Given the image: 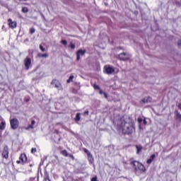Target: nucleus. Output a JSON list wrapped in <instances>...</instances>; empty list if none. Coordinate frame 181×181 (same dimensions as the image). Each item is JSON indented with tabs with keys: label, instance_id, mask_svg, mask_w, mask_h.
<instances>
[{
	"label": "nucleus",
	"instance_id": "2",
	"mask_svg": "<svg viewBox=\"0 0 181 181\" xmlns=\"http://www.w3.org/2000/svg\"><path fill=\"white\" fill-rule=\"evenodd\" d=\"M11 129H18L19 128V120L16 118L10 119Z\"/></svg>",
	"mask_w": 181,
	"mask_h": 181
},
{
	"label": "nucleus",
	"instance_id": "33",
	"mask_svg": "<svg viewBox=\"0 0 181 181\" xmlns=\"http://www.w3.org/2000/svg\"><path fill=\"white\" fill-rule=\"evenodd\" d=\"M84 152H85V153H87V155L90 153L86 148H85Z\"/></svg>",
	"mask_w": 181,
	"mask_h": 181
},
{
	"label": "nucleus",
	"instance_id": "12",
	"mask_svg": "<svg viewBox=\"0 0 181 181\" xmlns=\"http://www.w3.org/2000/svg\"><path fill=\"white\" fill-rule=\"evenodd\" d=\"M141 101H142V103H144V104H145L146 103H151V101H152V98L146 97Z\"/></svg>",
	"mask_w": 181,
	"mask_h": 181
},
{
	"label": "nucleus",
	"instance_id": "20",
	"mask_svg": "<svg viewBox=\"0 0 181 181\" xmlns=\"http://www.w3.org/2000/svg\"><path fill=\"white\" fill-rule=\"evenodd\" d=\"M38 57H49V55L47 54H42V53H39L37 54Z\"/></svg>",
	"mask_w": 181,
	"mask_h": 181
},
{
	"label": "nucleus",
	"instance_id": "16",
	"mask_svg": "<svg viewBox=\"0 0 181 181\" xmlns=\"http://www.w3.org/2000/svg\"><path fill=\"white\" fill-rule=\"evenodd\" d=\"M156 156L155 154L151 155L150 158L147 160V163L148 165H150V163H152V161L153 160V159H155Z\"/></svg>",
	"mask_w": 181,
	"mask_h": 181
},
{
	"label": "nucleus",
	"instance_id": "11",
	"mask_svg": "<svg viewBox=\"0 0 181 181\" xmlns=\"http://www.w3.org/2000/svg\"><path fill=\"white\" fill-rule=\"evenodd\" d=\"M5 128H6V122H5V121H2L0 123V131H4Z\"/></svg>",
	"mask_w": 181,
	"mask_h": 181
},
{
	"label": "nucleus",
	"instance_id": "28",
	"mask_svg": "<svg viewBox=\"0 0 181 181\" xmlns=\"http://www.w3.org/2000/svg\"><path fill=\"white\" fill-rule=\"evenodd\" d=\"M93 88L95 90H100V86L97 84H94Z\"/></svg>",
	"mask_w": 181,
	"mask_h": 181
},
{
	"label": "nucleus",
	"instance_id": "24",
	"mask_svg": "<svg viewBox=\"0 0 181 181\" xmlns=\"http://www.w3.org/2000/svg\"><path fill=\"white\" fill-rule=\"evenodd\" d=\"M61 43H62V45H64V46H67V40H62L61 41Z\"/></svg>",
	"mask_w": 181,
	"mask_h": 181
},
{
	"label": "nucleus",
	"instance_id": "43",
	"mask_svg": "<svg viewBox=\"0 0 181 181\" xmlns=\"http://www.w3.org/2000/svg\"><path fill=\"white\" fill-rule=\"evenodd\" d=\"M20 1H27V0H20Z\"/></svg>",
	"mask_w": 181,
	"mask_h": 181
},
{
	"label": "nucleus",
	"instance_id": "42",
	"mask_svg": "<svg viewBox=\"0 0 181 181\" xmlns=\"http://www.w3.org/2000/svg\"><path fill=\"white\" fill-rule=\"evenodd\" d=\"M0 121H1V122L2 121H4V119L2 118V117H1Z\"/></svg>",
	"mask_w": 181,
	"mask_h": 181
},
{
	"label": "nucleus",
	"instance_id": "31",
	"mask_svg": "<svg viewBox=\"0 0 181 181\" xmlns=\"http://www.w3.org/2000/svg\"><path fill=\"white\" fill-rule=\"evenodd\" d=\"M138 122H139V124H141V122H144V119H142V118H139Z\"/></svg>",
	"mask_w": 181,
	"mask_h": 181
},
{
	"label": "nucleus",
	"instance_id": "25",
	"mask_svg": "<svg viewBox=\"0 0 181 181\" xmlns=\"http://www.w3.org/2000/svg\"><path fill=\"white\" fill-rule=\"evenodd\" d=\"M35 32H36V30H35V28H32L30 29V33L31 35H33V33H35Z\"/></svg>",
	"mask_w": 181,
	"mask_h": 181
},
{
	"label": "nucleus",
	"instance_id": "18",
	"mask_svg": "<svg viewBox=\"0 0 181 181\" xmlns=\"http://www.w3.org/2000/svg\"><path fill=\"white\" fill-rule=\"evenodd\" d=\"M73 78H74V76L73 75L70 76L69 79H67L66 83H73Z\"/></svg>",
	"mask_w": 181,
	"mask_h": 181
},
{
	"label": "nucleus",
	"instance_id": "3",
	"mask_svg": "<svg viewBox=\"0 0 181 181\" xmlns=\"http://www.w3.org/2000/svg\"><path fill=\"white\" fill-rule=\"evenodd\" d=\"M51 84L52 86H54L55 88H57L58 90H63V86H62V83L56 79L52 80Z\"/></svg>",
	"mask_w": 181,
	"mask_h": 181
},
{
	"label": "nucleus",
	"instance_id": "15",
	"mask_svg": "<svg viewBox=\"0 0 181 181\" xmlns=\"http://www.w3.org/2000/svg\"><path fill=\"white\" fill-rule=\"evenodd\" d=\"M136 148L137 149L136 153L137 155H140L142 152V146L141 145H136Z\"/></svg>",
	"mask_w": 181,
	"mask_h": 181
},
{
	"label": "nucleus",
	"instance_id": "9",
	"mask_svg": "<svg viewBox=\"0 0 181 181\" xmlns=\"http://www.w3.org/2000/svg\"><path fill=\"white\" fill-rule=\"evenodd\" d=\"M20 160H21V163H25V162L28 160V157H26V154H21L20 156Z\"/></svg>",
	"mask_w": 181,
	"mask_h": 181
},
{
	"label": "nucleus",
	"instance_id": "14",
	"mask_svg": "<svg viewBox=\"0 0 181 181\" xmlns=\"http://www.w3.org/2000/svg\"><path fill=\"white\" fill-rule=\"evenodd\" d=\"M138 163H139V162L134 160V161H132L131 162V165H133L134 166V169H135V170H138Z\"/></svg>",
	"mask_w": 181,
	"mask_h": 181
},
{
	"label": "nucleus",
	"instance_id": "35",
	"mask_svg": "<svg viewBox=\"0 0 181 181\" xmlns=\"http://www.w3.org/2000/svg\"><path fill=\"white\" fill-rule=\"evenodd\" d=\"M143 124H144V125H146V124H147L146 119H143Z\"/></svg>",
	"mask_w": 181,
	"mask_h": 181
},
{
	"label": "nucleus",
	"instance_id": "19",
	"mask_svg": "<svg viewBox=\"0 0 181 181\" xmlns=\"http://www.w3.org/2000/svg\"><path fill=\"white\" fill-rule=\"evenodd\" d=\"M175 115H176V118L180 121H181V114L179 112L175 111Z\"/></svg>",
	"mask_w": 181,
	"mask_h": 181
},
{
	"label": "nucleus",
	"instance_id": "17",
	"mask_svg": "<svg viewBox=\"0 0 181 181\" xmlns=\"http://www.w3.org/2000/svg\"><path fill=\"white\" fill-rule=\"evenodd\" d=\"M76 54H78L79 56H84L86 54V50L79 49Z\"/></svg>",
	"mask_w": 181,
	"mask_h": 181
},
{
	"label": "nucleus",
	"instance_id": "21",
	"mask_svg": "<svg viewBox=\"0 0 181 181\" xmlns=\"http://www.w3.org/2000/svg\"><path fill=\"white\" fill-rule=\"evenodd\" d=\"M80 115H81V113H77L76 114V117H75V121H76V122L80 121V119H81Z\"/></svg>",
	"mask_w": 181,
	"mask_h": 181
},
{
	"label": "nucleus",
	"instance_id": "34",
	"mask_svg": "<svg viewBox=\"0 0 181 181\" xmlns=\"http://www.w3.org/2000/svg\"><path fill=\"white\" fill-rule=\"evenodd\" d=\"M103 95H104L105 98H108V95H107V94L105 93V92L103 93Z\"/></svg>",
	"mask_w": 181,
	"mask_h": 181
},
{
	"label": "nucleus",
	"instance_id": "27",
	"mask_svg": "<svg viewBox=\"0 0 181 181\" xmlns=\"http://www.w3.org/2000/svg\"><path fill=\"white\" fill-rule=\"evenodd\" d=\"M40 49L41 52H46V49L43 47V45H40Z\"/></svg>",
	"mask_w": 181,
	"mask_h": 181
},
{
	"label": "nucleus",
	"instance_id": "36",
	"mask_svg": "<svg viewBox=\"0 0 181 181\" xmlns=\"http://www.w3.org/2000/svg\"><path fill=\"white\" fill-rule=\"evenodd\" d=\"M91 181H97V177H94L91 179Z\"/></svg>",
	"mask_w": 181,
	"mask_h": 181
},
{
	"label": "nucleus",
	"instance_id": "38",
	"mask_svg": "<svg viewBox=\"0 0 181 181\" xmlns=\"http://www.w3.org/2000/svg\"><path fill=\"white\" fill-rule=\"evenodd\" d=\"M85 115H88V110L84 112Z\"/></svg>",
	"mask_w": 181,
	"mask_h": 181
},
{
	"label": "nucleus",
	"instance_id": "41",
	"mask_svg": "<svg viewBox=\"0 0 181 181\" xmlns=\"http://www.w3.org/2000/svg\"><path fill=\"white\" fill-rule=\"evenodd\" d=\"M21 160H17L16 163L19 164V163H21Z\"/></svg>",
	"mask_w": 181,
	"mask_h": 181
},
{
	"label": "nucleus",
	"instance_id": "23",
	"mask_svg": "<svg viewBox=\"0 0 181 181\" xmlns=\"http://www.w3.org/2000/svg\"><path fill=\"white\" fill-rule=\"evenodd\" d=\"M69 47H71L72 50H74V49H76V45L73 44V42H71L70 45H69Z\"/></svg>",
	"mask_w": 181,
	"mask_h": 181
},
{
	"label": "nucleus",
	"instance_id": "30",
	"mask_svg": "<svg viewBox=\"0 0 181 181\" xmlns=\"http://www.w3.org/2000/svg\"><path fill=\"white\" fill-rule=\"evenodd\" d=\"M36 152H37L36 148H33L31 149V153H36Z\"/></svg>",
	"mask_w": 181,
	"mask_h": 181
},
{
	"label": "nucleus",
	"instance_id": "32",
	"mask_svg": "<svg viewBox=\"0 0 181 181\" xmlns=\"http://www.w3.org/2000/svg\"><path fill=\"white\" fill-rule=\"evenodd\" d=\"M76 56H77L76 60L77 62H78V60H80V55H78V54H76Z\"/></svg>",
	"mask_w": 181,
	"mask_h": 181
},
{
	"label": "nucleus",
	"instance_id": "1",
	"mask_svg": "<svg viewBox=\"0 0 181 181\" xmlns=\"http://www.w3.org/2000/svg\"><path fill=\"white\" fill-rule=\"evenodd\" d=\"M120 127L122 129L123 134H132L135 130V127L134 126V120L131 117L127 116H123L121 119Z\"/></svg>",
	"mask_w": 181,
	"mask_h": 181
},
{
	"label": "nucleus",
	"instance_id": "7",
	"mask_svg": "<svg viewBox=\"0 0 181 181\" xmlns=\"http://www.w3.org/2000/svg\"><path fill=\"white\" fill-rule=\"evenodd\" d=\"M24 64L25 70H29V67H30V64H32V60L30 58H26L24 61Z\"/></svg>",
	"mask_w": 181,
	"mask_h": 181
},
{
	"label": "nucleus",
	"instance_id": "6",
	"mask_svg": "<svg viewBox=\"0 0 181 181\" xmlns=\"http://www.w3.org/2000/svg\"><path fill=\"white\" fill-rule=\"evenodd\" d=\"M2 156L4 158V159H8L9 158V148H8L7 146H6L4 148V151L2 152Z\"/></svg>",
	"mask_w": 181,
	"mask_h": 181
},
{
	"label": "nucleus",
	"instance_id": "26",
	"mask_svg": "<svg viewBox=\"0 0 181 181\" xmlns=\"http://www.w3.org/2000/svg\"><path fill=\"white\" fill-rule=\"evenodd\" d=\"M88 158H89L90 160H93V155L91 154V153H89L88 154Z\"/></svg>",
	"mask_w": 181,
	"mask_h": 181
},
{
	"label": "nucleus",
	"instance_id": "10",
	"mask_svg": "<svg viewBox=\"0 0 181 181\" xmlns=\"http://www.w3.org/2000/svg\"><path fill=\"white\" fill-rule=\"evenodd\" d=\"M137 165H138V169H139V170H141V172H145L146 169H145V166H144L142 165V163H137Z\"/></svg>",
	"mask_w": 181,
	"mask_h": 181
},
{
	"label": "nucleus",
	"instance_id": "37",
	"mask_svg": "<svg viewBox=\"0 0 181 181\" xmlns=\"http://www.w3.org/2000/svg\"><path fill=\"white\" fill-rule=\"evenodd\" d=\"M105 92L103 91V90H100L99 94H104Z\"/></svg>",
	"mask_w": 181,
	"mask_h": 181
},
{
	"label": "nucleus",
	"instance_id": "39",
	"mask_svg": "<svg viewBox=\"0 0 181 181\" xmlns=\"http://www.w3.org/2000/svg\"><path fill=\"white\" fill-rule=\"evenodd\" d=\"M178 46H181V40H179L177 42Z\"/></svg>",
	"mask_w": 181,
	"mask_h": 181
},
{
	"label": "nucleus",
	"instance_id": "8",
	"mask_svg": "<svg viewBox=\"0 0 181 181\" xmlns=\"http://www.w3.org/2000/svg\"><path fill=\"white\" fill-rule=\"evenodd\" d=\"M8 26L11 28V29H15L17 26L16 21H13L12 19L9 18L8 20Z\"/></svg>",
	"mask_w": 181,
	"mask_h": 181
},
{
	"label": "nucleus",
	"instance_id": "4",
	"mask_svg": "<svg viewBox=\"0 0 181 181\" xmlns=\"http://www.w3.org/2000/svg\"><path fill=\"white\" fill-rule=\"evenodd\" d=\"M104 69L106 74H112V73L115 71V69H114V67L110 65L105 66Z\"/></svg>",
	"mask_w": 181,
	"mask_h": 181
},
{
	"label": "nucleus",
	"instance_id": "29",
	"mask_svg": "<svg viewBox=\"0 0 181 181\" xmlns=\"http://www.w3.org/2000/svg\"><path fill=\"white\" fill-rule=\"evenodd\" d=\"M62 153L64 156H68V153H67V151H66V150L64 151H62Z\"/></svg>",
	"mask_w": 181,
	"mask_h": 181
},
{
	"label": "nucleus",
	"instance_id": "5",
	"mask_svg": "<svg viewBox=\"0 0 181 181\" xmlns=\"http://www.w3.org/2000/svg\"><path fill=\"white\" fill-rule=\"evenodd\" d=\"M119 58L120 59V60H123V61L129 60V59L131 58V55H129V54L123 52L119 54Z\"/></svg>",
	"mask_w": 181,
	"mask_h": 181
},
{
	"label": "nucleus",
	"instance_id": "13",
	"mask_svg": "<svg viewBox=\"0 0 181 181\" xmlns=\"http://www.w3.org/2000/svg\"><path fill=\"white\" fill-rule=\"evenodd\" d=\"M36 124V122L35 120H32L31 124H29L27 127H25V129H33V126Z\"/></svg>",
	"mask_w": 181,
	"mask_h": 181
},
{
	"label": "nucleus",
	"instance_id": "40",
	"mask_svg": "<svg viewBox=\"0 0 181 181\" xmlns=\"http://www.w3.org/2000/svg\"><path fill=\"white\" fill-rule=\"evenodd\" d=\"M178 108H179V110H181V103H180V104L178 105Z\"/></svg>",
	"mask_w": 181,
	"mask_h": 181
},
{
	"label": "nucleus",
	"instance_id": "22",
	"mask_svg": "<svg viewBox=\"0 0 181 181\" xmlns=\"http://www.w3.org/2000/svg\"><path fill=\"white\" fill-rule=\"evenodd\" d=\"M22 12H23V13H28V12H29V9H28L27 7H23L22 8Z\"/></svg>",
	"mask_w": 181,
	"mask_h": 181
}]
</instances>
